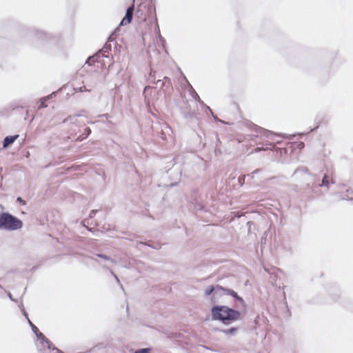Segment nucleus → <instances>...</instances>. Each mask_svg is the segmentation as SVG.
Returning <instances> with one entry per match:
<instances>
[{"instance_id": "13", "label": "nucleus", "mask_w": 353, "mask_h": 353, "mask_svg": "<svg viewBox=\"0 0 353 353\" xmlns=\"http://www.w3.org/2000/svg\"><path fill=\"white\" fill-rule=\"evenodd\" d=\"M182 113L185 119H198V114L195 111L192 110H183Z\"/></svg>"}, {"instance_id": "1", "label": "nucleus", "mask_w": 353, "mask_h": 353, "mask_svg": "<svg viewBox=\"0 0 353 353\" xmlns=\"http://www.w3.org/2000/svg\"><path fill=\"white\" fill-rule=\"evenodd\" d=\"M299 174L303 175V180L306 181V186L310 192L316 195L319 194V187H325L327 189L330 188V184H334L335 181L332 178L325 174L321 182H319V178L316 174H312L308 172L306 167L302 166L298 168L294 172L292 176H296Z\"/></svg>"}, {"instance_id": "38", "label": "nucleus", "mask_w": 353, "mask_h": 353, "mask_svg": "<svg viewBox=\"0 0 353 353\" xmlns=\"http://www.w3.org/2000/svg\"><path fill=\"white\" fill-rule=\"evenodd\" d=\"M84 90H85V86H83V88H81V91H84Z\"/></svg>"}, {"instance_id": "15", "label": "nucleus", "mask_w": 353, "mask_h": 353, "mask_svg": "<svg viewBox=\"0 0 353 353\" xmlns=\"http://www.w3.org/2000/svg\"><path fill=\"white\" fill-rule=\"evenodd\" d=\"M190 87V94L192 96L194 100L197 101L200 104H204V102L201 100L199 96L196 93V92L194 90V89L192 88V86L189 83Z\"/></svg>"}, {"instance_id": "4", "label": "nucleus", "mask_w": 353, "mask_h": 353, "mask_svg": "<svg viewBox=\"0 0 353 353\" xmlns=\"http://www.w3.org/2000/svg\"><path fill=\"white\" fill-rule=\"evenodd\" d=\"M250 128L251 130L254 131L256 132V134H247L245 137V139H248L249 141H254L256 138L260 137H266L268 140L274 141V137H276V134L273 133L272 132L265 130L264 128H262L261 127L257 126L255 124L251 123L250 125Z\"/></svg>"}, {"instance_id": "28", "label": "nucleus", "mask_w": 353, "mask_h": 353, "mask_svg": "<svg viewBox=\"0 0 353 353\" xmlns=\"http://www.w3.org/2000/svg\"><path fill=\"white\" fill-rule=\"evenodd\" d=\"M155 79H156V77H155L154 74H153L152 72H150V76H149V80L150 81V82H154Z\"/></svg>"}, {"instance_id": "5", "label": "nucleus", "mask_w": 353, "mask_h": 353, "mask_svg": "<svg viewBox=\"0 0 353 353\" xmlns=\"http://www.w3.org/2000/svg\"><path fill=\"white\" fill-rule=\"evenodd\" d=\"M113 41L112 37H109L108 41L105 43L103 48L98 51L95 54L89 57L87 59L85 64L88 65H91L92 63L97 62H101L99 58L101 57L108 58L109 56V52L111 51V43L110 42Z\"/></svg>"}, {"instance_id": "35", "label": "nucleus", "mask_w": 353, "mask_h": 353, "mask_svg": "<svg viewBox=\"0 0 353 353\" xmlns=\"http://www.w3.org/2000/svg\"><path fill=\"white\" fill-rule=\"evenodd\" d=\"M159 38H160V40L162 43H164L165 42V39L161 36L159 35Z\"/></svg>"}, {"instance_id": "24", "label": "nucleus", "mask_w": 353, "mask_h": 353, "mask_svg": "<svg viewBox=\"0 0 353 353\" xmlns=\"http://www.w3.org/2000/svg\"><path fill=\"white\" fill-rule=\"evenodd\" d=\"M150 348H141L137 350L134 353H150Z\"/></svg>"}, {"instance_id": "2", "label": "nucleus", "mask_w": 353, "mask_h": 353, "mask_svg": "<svg viewBox=\"0 0 353 353\" xmlns=\"http://www.w3.org/2000/svg\"><path fill=\"white\" fill-rule=\"evenodd\" d=\"M240 312L226 305H214L211 308V318L212 321H219L223 324H228L239 319Z\"/></svg>"}, {"instance_id": "20", "label": "nucleus", "mask_w": 353, "mask_h": 353, "mask_svg": "<svg viewBox=\"0 0 353 353\" xmlns=\"http://www.w3.org/2000/svg\"><path fill=\"white\" fill-rule=\"evenodd\" d=\"M96 256L99 258H101V259H103L105 261H109L112 263H116V261L114 260L113 259H112L111 257L105 255V254H97Z\"/></svg>"}, {"instance_id": "19", "label": "nucleus", "mask_w": 353, "mask_h": 353, "mask_svg": "<svg viewBox=\"0 0 353 353\" xmlns=\"http://www.w3.org/2000/svg\"><path fill=\"white\" fill-rule=\"evenodd\" d=\"M103 268H105L107 269L110 273L111 274V275H112L114 276V278L115 279V280L117 281V282L120 285V287L122 290H123V285L122 284L120 283V280L119 279L118 276L114 273V272L110 269L109 268H108L106 265H103Z\"/></svg>"}, {"instance_id": "37", "label": "nucleus", "mask_w": 353, "mask_h": 353, "mask_svg": "<svg viewBox=\"0 0 353 353\" xmlns=\"http://www.w3.org/2000/svg\"><path fill=\"white\" fill-rule=\"evenodd\" d=\"M299 145H300V147H301V148H303V147L304 146V143H302V142H301V143H299Z\"/></svg>"}, {"instance_id": "22", "label": "nucleus", "mask_w": 353, "mask_h": 353, "mask_svg": "<svg viewBox=\"0 0 353 353\" xmlns=\"http://www.w3.org/2000/svg\"><path fill=\"white\" fill-rule=\"evenodd\" d=\"M236 330H237V329L236 327H231V328L228 329V330H222V332H224L226 334L232 335V334H234L236 332Z\"/></svg>"}, {"instance_id": "25", "label": "nucleus", "mask_w": 353, "mask_h": 353, "mask_svg": "<svg viewBox=\"0 0 353 353\" xmlns=\"http://www.w3.org/2000/svg\"><path fill=\"white\" fill-rule=\"evenodd\" d=\"M245 175H241L238 178V181H239V185L241 186H242L245 183Z\"/></svg>"}, {"instance_id": "23", "label": "nucleus", "mask_w": 353, "mask_h": 353, "mask_svg": "<svg viewBox=\"0 0 353 353\" xmlns=\"http://www.w3.org/2000/svg\"><path fill=\"white\" fill-rule=\"evenodd\" d=\"M28 323H29V324L32 328V330L34 334H36L37 332H39L38 327L34 324H33L30 319H28Z\"/></svg>"}, {"instance_id": "18", "label": "nucleus", "mask_w": 353, "mask_h": 353, "mask_svg": "<svg viewBox=\"0 0 353 353\" xmlns=\"http://www.w3.org/2000/svg\"><path fill=\"white\" fill-rule=\"evenodd\" d=\"M268 145H270L269 148L267 147V148H264L263 147H261V148L257 147L255 150H256V152H260L261 150H273L277 149L276 148V145L274 143H270Z\"/></svg>"}, {"instance_id": "26", "label": "nucleus", "mask_w": 353, "mask_h": 353, "mask_svg": "<svg viewBox=\"0 0 353 353\" xmlns=\"http://www.w3.org/2000/svg\"><path fill=\"white\" fill-rule=\"evenodd\" d=\"M17 202L19 203L21 205H25L26 204V201H24L21 197L19 196L17 198Z\"/></svg>"}, {"instance_id": "31", "label": "nucleus", "mask_w": 353, "mask_h": 353, "mask_svg": "<svg viewBox=\"0 0 353 353\" xmlns=\"http://www.w3.org/2000/svg\"><path fill=\"white\" fill-rule=\"evenodd\" d=\"M97 212V210H91L90 212L89 217L90 218H92L93 216H95Z\"/></svg>"}, {"instance_id": "39", "label": "nucleus", "mask_w": 353, "mask_h": 353, "mask_svg": "<svg viewBox=\"0 0 353 353\" xmlns=\"http://www.w3.org/2000/svg\"><path fill=\"white\" fill-rule=\"evenodd\" d=\"M318 128V126H317V127H316V128H314V129H311V130H310V132L313 131L314 130H315V129H316V128Z\"/></svg>"}, {"instance_id": "17", "label": "nucleus", "mask_w": 353, "mask_h": 353, "mask_svg": "<svg viewBox=\"0 0 353 353\" xmlns=\"http://www.w3.org/2000/svg\"><path fill=\"white\" fill-rule=\"evenodd\" d=\"M347 194L341 196L342 199L353 201V190L351 188L346 190Z\"/></svg>"}, {"instance_id": "32", "label": "nucleus", "mask_w": 353, "mask_h": 353, "mask_svg": "<svg viewBox=\"0 0 353 353\" xmlns=\"http://www.w3.org/2000/svg\"><path fill=\"white\" fill-rule=\"evenodd\" d=\"M8 294V296L9 297V299L12 301H14V302H17V300H15L13 297H12V295L11 294L10 292H6Z\"/></svg>"}, {"instance_id": "10", "label": "nucleus", "mask_w": 353, "mask_h": 353, "mask_svg": "<svg viewBox=\"0 0 353 353\" xmlns=\"http://www.w3.org/2000/svg\"><path fill=\"white\" fill-rule=\"evenodd\" d=\"M19 136V134H15V135H12V136L6 137L3 141V147L4 148H6L9 147L10 145H11L15 141V140L17 139Z\"/></svg>"}, {"instance_id": "36", "label": "nucleus", "mask_w": 353, "mask_h": 353, "mask_svg": "<svg viewBox=\"0 0 353 353\" xmlns=\"http://www.w3.org/2000/svg\"><path fill=\"white\" fill-rule=\"evenodd\" d=\"M149 88H150V86H145V89H144V92H145L148 89H149Z\"/></svg>"}, {"instance_id": "11", "label": "nucleus", "mask_w": 353, "mask_h": 353, "mask_svg": "<svg viewBox=\"0 0 353 353\" xmlns=\"http://www.w3.org/2000/svg\"><path fill=\"white\" fill-rule=\"evenodd\" d=\"M37 337V339L39 340H41V342L43 343V344H46L47 345V347H48V350H50L51 349V345H52V343L48 339L46 338L43 333H41L40 331L39 332H37L36 334H35Z\"/></svg>"}, {"instance_id": "33", "label": "nucleus", "mask_w": 353, "mask_h": 353, "mask_svg": "<svg viewBox=\"0 0 353 353\" xmlns=\"http://www.w3.org/2000/svg\"><path fill=\"white\" fill-rule=\"evenodd\" d=\"M149 247H151L152 248H154V249H159L160 248V246L159 244H157L155 245H150V244H147Z\"/></svg>"}, {"instance_id": "12", "label": "nucleus", "mask_w": 353, "mask_h": 353, "mask_svg": "<svg viewBox=\"0 0 353 353\" xmlns=\"http://www.w3.org/2000/svg\"><path fill=\"white\" fill-rule=\"evenodd\" d=\"M156 85H157V87H159L161 89H162L164 86H167V85L170 86L172 84H171L170 79L167 77H164L163 80L159 79L156 82Z\"/></svg>"}, {"instance_id": "8", "label": "nucleus", "mask_w": 353, "mask_h": 353, "mask_svg": "<svg viewBox=\"0 0 353 353\" xmlns=\"http://www.w3.org/2000/svg\"><path fill=\"white\" fill-rule=\"evenodd\" d=\"M220 290H223V287L216 285H210L208 286L205 290V296H212V300L214 299L215 296H221V294L220 293Z\"/></svg>"}, {"instance_id": "30", "label": "nucleus", "mask_w": 353, "mask_h": 353, "mask_svg": "<svg viewBox=\"0 0 353 353\" xmlns=\"http://www.w3.org/2000/svg\"><path fill=\"white\" fill-rule=\"evenodd\" d=\"M261 170V169H256L254 171H253L250 174H248V176H251L252 178H254V174L259 172Z\"/></svg>"}, {"instance_id": "3", "label": "nucleus", "mask_w": 353, "mask_h": 353, "mask_svg": "<svg viewBox=\"0 0 353 353\" xmlns=\"http://www.w3.org/2000/svg\"><path fill=\"white\" fill-rule=\"evenodd\" d=\"M23 227V222L9 212L0 213V230H17Z\"/></svg>"}, {"instance_id": "40", "label": "nucleus", "mask_w": 353, "mask_h": 353, "mask_svg": "<svg viewBox=\"0 0 353 353\" xmlns=\"http://www.w3.org/2000/svg\"><path fill=\"white\" fill-rule=\"evenodd\" d=\"M53 347H55V346L52 344V345H51V348Z\"/></svg>"}, {"instance_id": "16", "label": "nucleus", "mask_w": 353, "mask_h": 353, "mask_svg": "<svg viewBox=\"0 0 353 353\" xmlns=\"http://www.w3.org/2000/svg\"><path fill=\"white\" fill-rule=\"evenodd\" d=\"M81 114H74V115H70L68 116L67 118L64 119L63 121V123H74L77 121V117H80Z\"/></svg>"}, {"instance_id": "14", "label": "nucleus", "mask_w": 353, "mask_h": 353, "mask_svg": "<svg viewBox=\"0 0 353 353\" xmlns=\"http://www.w3.org/2000/svg\"><path fill=\"white\" fill-rule=\"evenodd\" d=\"M91 133V129L88 127L84 129L83 132L79 135L77 138H74L76 141H81L85 138H87Z\"/></svg>"}, {"instance_id": "21", "label": "nucleus", "mask_w": 353, "mask_h": 353, "mask_svg": "<svg viewBox=\"0 0 353 353\" xmlns=\"http://www.w3.org/2000/svg\"><path fill=\"white\" fill-rule=\"evenodd\" d=\"M46 101H48L46 98H45V97L41 98L40 99V103L39 104L38 108L41 109V108H46L47 107V105L46 103Z\"/></svg>"}, {"instance_id": "27", "label": "nucleus", "mask_w": 353, "mask_h": 353, "mask_svg": "<svg viewBox=\"0 0 353 353\" xmlns=\"http://www.w3.org/2000/svg\"><path fill=\"white\" fill-rule=\"evenodd\" d=\"M201 105H203V106L205 108V109H206L207 110H208V111L212 114V117H213L215 119H217V117H216V116H214V115L212 110L210 109V108L209 106H208V105H205V103H204V104H201Z\"/></svg>"}, {"instance_id": "7", "label": "nucleus", "mask_w": 353, "mask_h": 353, "mask_svg": "<svg viewBox=\"0 0 353 353\" xmlns=\"http://www.w3.org/2000/svg\"><path fill=\"white\" fill-rule=\"evenodd\" d=\"M32 31L34 37L43 42H47L54 39V37L53 35L48 34L44 31L37 29H32Z\"/></svg>"}, {"instance_id": "29", "label": "nucleus", "mask_w": 353, "mask_h": 353, "mask_svg": "<svg viewBox=\"0 0 353 353\" xmlns=\"http://www.w3.org/2000/svg\"><path fill=\"white\" fill-rule=\"evenodd\" d=\"M56 94H57V92H53L52 93H51L48 96L46 97L45 98H46L47 100H49V99H52V97H56Z\"/></svg>"}, {"instance_id": "34", "label": "nucleus", "mask_w": 353, "mask_h": 353, "mask_svg": "<svg viewBox=\"0 0 353 353\" xmlns=\"http://www.w3.org/2000/svg\"><path fill=\"white\" fill-rule=\"evenodd\" d=\"M22 312L23 314V315L27 318V319L28 320V314L27 312L24 310V309L22 310Z\"/></svg>"}, {"instance_id": "9", "label": "nucleus", "mask_w": 353, "mask_h": 353, "mask_svg": "<svg viewBox=\"0 0 353 353\" xmlns=\"http://www.w3.org/2000/svg\"><path fill=\"white\" fill-rule=\"evenodd\" d=\"M220 293L222 294L230 295L240 302L242 305H245V301L242 297L239 296L238 294L233 290L225 288L223 287V290H220Z\"/></svg>"}, {"instance_id": "6", "label": "nucleus", "mask_w": 353, "mask_h": 353, "mask_svg": "<svg viewBox=\"0 0 353 353\" xmlns=\"http://www.w3.org/2000/svg\"><path fill=\"white\" fill-rule=\"evenodd\" d=\"M134 2L135 0H132V4L127 8L125 17L120 22V26H125L131 23L134 10Z\"/></svg>"}]
</instances>
